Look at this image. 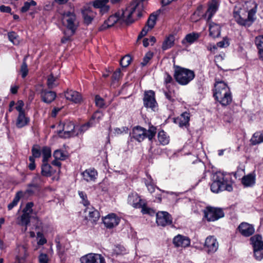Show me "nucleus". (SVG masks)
I'll return each instance as SVG.
<instances>
[{
    "label": "nucleus",
    "mask_w": 263,
    "mask_h": 263,
    "mask_svg": "<svg viewBox=\"0 0 263 263\" xmlns=\"http://www.w3.org/2000/svg\"><path fill=\"white\" fill-rule=\"evenodd\" d=\"M143 6L141 3L135 2L128 6L122 12L116 13L110 15L100 27V30H105L114 25L117 21L121 20L127 24L133 23L137 17L140 18L142 16Z\"/></svg>",
    "instance_id": "1"
},
{
    "label": "nucleus",
    "mask_w": 263,
    "mask_h": 263,
    "mask_svg": "<svg viewBox=\"0 0 263 263\" xmlns=\"http://www.w3.org/2000/svg\"><path fill=\"white\" fill-rule=\"evenodd\" d=\"M258 4L254 0L236 5L233 10V16L239 25L250 27L255 21Z\"/></svg>",
    "instance_id": "2"
},
{
    "label": "nucleus",
    "mask_w": 263,
    "mask_h": 263,
    "mask_svg": "<svg viewBox=\"0 0 263 263\" xmlns=\"http://www.w3.org/2000/svg\"><path fill=\"white\" fill-rule=\"evenodd\" d=\"M212 192L218 193L223 191L231 192L233 190L232 178L226 173L217 172L213 175L211 184Z\"/></svg>",
    "instance_id": "3"
},
{
    "label": "nucleus",
    "mask_w": 263,
    "mask_h": 263,
    "mask_svg": "<svg viewBox=\"0 0 263 263\" xmlns=\"http://www.w3.org/2000/svg\"><path fill=\"white\" fill-rule=\"evenodd\" d=\"M156 133V128L153 126L149 127L148 130L140 126H137L133 128L130 136L131 139L140 142L146 138H148L149 140L151 141L155 136Z\"/></svg>",
    "instance_id": "4"
},
{
    "label": "nucleus",
    "mask_w": 263,
    "mask_h": 263,
    "mask_svg": "<svg viewBox=\"0 0 263 263\" xmlns=\"http://www.w3.org/2000/svg\"><path fill=\"white\" fill-rule=\"evenodd\" d=\"M174 77L179 84L185 85L189 84L195 78L194 71L182 68L180 66H175Z\"/></svg>",
    "instance_id": "5"
},
{
    "label": "nucleus",
    "mask_w": 263,
    "mask_h": 263,
    "mask_svg": "<svg viewBox=\"0 0 263 263\" xmlns=\"http://www.w3.org/2000/svg\"><path fill=\"white\" fill-rule=\"evenodd\" d=\"M62 23L63 25L71 32L73 35L79 26V21L76 14L73 11H66L62 15Z\"/></svg>",
    "instance_id": "6"
},
{
    "label": "nucleus",
    "mask_w": 263,
    "mask_h": 263,
    "mask_svg": "<svg viewBox=\"0 0 263 263\" xmlns=\"http://www.w3.org/2000/svg\"><path fill=\"white\" fill-rule=\"evenodd\" d=\"M58 128L57 133L61 137L67 138L79 135V133L77 132V127L75 126L72 122L70 121H66L63 123L60 122Z\"/></svg>",
    "instance_id": "7"
},
{
    "label": "nucleus",
    "mask_w": 263,
    "mask_h": 263,
    "mask_svg": "<svg viewBox=\"0 0 263 263\" xmlns=\"http://www.w3.org/2000/svg\"><path fill=\"white\" fill-rule=\"evenodd\" d=\"M251 244L253 248L254 258L258 261L263 259V241L262 236L257 234L250 238Z\"/></svg>",
    "instance_id": "8"
},
{
    "label": "nucleus",
    "mask_w": 263,
    "mask_h": 263,
    "mask_svg": "<svg viewBox=\"0 0 263 263\" xmlns=\"http://www.w3.org/2000/svg\"><path fill=\"white\" fill-rule=\"evenodd\" d=\"M224 214L222 209L207 206L204 210V217L208 221H214L224 217Z\"/></svg>",
    "instance_id": "9"
},
{
    "label": "nucleus",
    "mask_w": 263,
    "mask_h": 263,
    "mask_svg": "<svg viewBox=\"0 0 263 263\" xmlns=\"http://www.w3.org/2000/svg\"><path fill=\"white\" fill-rule=\"evenodd\" d=\"M214 87V97L217 101L221 99L222 96H223L224 93L230 91L228 85L222 81H217L216 80Z\"/></svg>",
    "instance_id": "10"
},
{
    "label": "nucleus",
    "mask_w": 263,
    "mask_h": 263,
    "mask_svg": "<svg viewBox=\"0 0 263 263\" xmlns=\"http://www.w3.org/2000/svg\"><path fill=\"white\" fill-rule=\"evenodd\" d=\"M81 13L84 23L87 25L91 23L96 15V12L93 11V7L88 4L83 7Z\"/></svg>",
    "instance_id": "11"
},
{
    "label": "nucleus",
    "mask_w": 263,
    "mask_h": 263,
    "mask_svg": "<svg viewBox=\"0 0 263 263\" xmlns=\"http://www.w3.org/2000/svg\"><path fill=\"white\" fill-rule=\"evenodd\" d=\"M156 222L158 226L165 227L172 223L171 215L167 212L160 211L156 214Z\"/></svg>",
    "instance_id": "12"
},
{
    "label": "nucleus",
    "mask_w": 263,
    "mask_h": 263,
    "mask_svg": "<svg viewBox=\"0 0 263 263\" xmlns=\"http://www.w3.org/2000/svg\"><path fill=\"white\" fill-rule=\"evenodd\" d=\"M81 263H106L104 258L99 254L89 253L80 258Z\"/></svg>",
    "instance_id": "13"
},
{
    "label": "nucleus",
    "mask_w": 263,
    "mask_h": 263,
    "mask_svg": "<svg viewBox=\"0 0 263 263\" xmlns=\"http://www.w3.org/2000/svg\"><path fill=\"white\" fill-rule=\"evenodd\" d=\"M144 106L154 110L157 102L155 97V92L153 90L145 91L143 98Z\"/></svg>",
    "instance_id": "14"
},
{
    "label": "nucleus",
    "mask_w": 263,
    "mask_h": 263,
    "mask_svg": "<svg viewBox=\"0 0 263 263\" xmlns=\"http://www.w3.org/2000/svg\"><path fill=\"white\" fill-rule=\"evenodd\" d=\"M218 242L214 236H210L205 240L204 248L209 254L215 253L218 250Z\"/></svg>",
    "instance_id": "15"
},
{
    "label": "nucleus",
    "mask_w": 263,
    "mask_h": 263,
    "mask_svg": "<svg viewBox=\"0 0 263 263\" xmlns=\"http://www.w3.org/2000/svg\"><path fill=\"white\" fill-rule=\"evenodd\" d=\"M237 229L243 236L247 237L252 235L255 232L254 226L246 222H241Z\"/></svg>",
    "instance_id": "16"
},
{
    "label": "nucleus",
    "mask_w": 263,
    "mask_h": 263,
    "mask_svg": "<svg viewBox=\"0 0 263 263\" xmlns=\"http://www.w3.org/2000/svg\"><path fill=\"white\" fill-rule=\"evenodd\" d=\"M120 219L114 213H111L105 216L103 220V223L105 226L108 229L112 228L120 222Z\"/></svg>",
    "instance_id": "17"
},
{
    "label": "nucleus",
    "mask_w": 263,
    "mask_h": 263,
    "mask_svg": "<svg viewBox=\"0 0 263 263\" xmlns=\"http://www.w3.org/2000/svg\"><path fill=\"white\" fill-rule=\"evenodd\" d=\"M190 239L185 236L178 234L173 238V243L176 247L185 248L190 245Z\"/></svg>",
    "instance_id": "18"
},
{
    "label": "nucleus",
    "mask_w": 263,
    "mask_h": 263,
    "mask_svg": "<svg viewBox=\"0 0 263 263\" xmlns=\"http://www.w3.org/2000/svg\"><path fill=\"white\" fill-rule=\"evenodd\" d=\"M40 95L42 101L47 104H50L53 102L57 97L56 93L54 91L43 88L41 90Z\"/></svg>",
    "instance_id": "19"
},
{
    "label": "nucleus",
    "mask_w": 263,
    "mask_h": 263,
    "mask_svg": "<svg viewBox=\"0 0 263 263\" xmlns=\"http://www.w3.org/2000/svg\"><path fill=\"white\" fill-rule=\"evenodd\" d=\"M127 202L135 208H140L143 205L144 201L142 200L137 193H132L128 195Z\"/></svg>",
    "instance_id": "20"
},
{
    "label": "nucleus",
    "mask_w": 263,
    "mask_h": 263,
    "mask_svg": "<svg viewBox=\"0 0 263 263\" xmlns=\"http://www.w3.org/2000/svg\"><path fill=\"white\" fill-rule=\"evenodd\" d=\"M64 96L67 100L72 101L74 103H80L82 100L81 95L75 90H67L65 92Z\"/></svg>",
    "instance_id": "21"
},
{
    "label": "nucleus",
    "mask_w": 263,
    "mask_h": 263,
    "mask_svg": "<svg viewBox=\"0 0 263 263\" xmlns=\"http://www.w3.org/2000/svg\"><path fill=\"white\" fill-rule=\"evenodd\" d=\"M219 3L217 0H212V2L209 4L208 9L205 14L207 16V21L209 22L213 15L215 14L218 9Z\"/></svg>",
    "instance_id": "22"
},
{
    "label": "nucleus",
    "mask_w": 263,
    "mask_h": 263,
    "mask_svg": "<svg viewBox=\"0 0 263 263\" xmlns=\"http://www.w3.org/2000/svg\"><path fill=\"white\" fill-rule=\"evenodd\" d=\"M108 2V0H95L92 2L93 8L100 9V12L103 14L109 9V7L107 5Z\"/></svg>",
    "instance_id": "23"
},
{
    "label": "nucleus",
    "mask_w": 263,
    "mask_h": 263,
    "mask_svg": "<svg viewBox=\"0 0 263 263\" xmlns=\"http://www.w3.org/2000/svg\"><path fill=\"white\" fill-rule=\"evenodd\" d=\"M83 178L87 182L95 181L98 176V173L94 168L86 170L82 173Z\"/></svg>",
    "instance_id": "24"
},
{
    "label": "nucleus",
    "mask_w": 263,
    "mask_h": 263,
    "mask_svg": "<svg viewBox=\"0 0 263 263\" xmlns=\"http://www.w3.org/2000/svg\"><path fill=\"white\" fill-rule=\"evenodd\" d=\"M256 175L253 172L244 176L241 179V183L245 187H251L255 183Z\"/></svg>",
    "instance_id": "25"
},
{
    "label": "nucleus",
    "mask_w": 263,
    "mask_h": 263,
    "mask_svg": "<svg viewBox=\"0 0 263 263\" xmlns=\"http://www.w3.org/2000/svg\"><path fill=\"white\" fill-rule=\"evenodd\" d=\"M30 119L25 112L18 114L16 121V126L19 128H22L28 125Z\"/></svg>",
    "instance_id": "26"
},
{
    "label": "nucleus",
    "mask_w": 263,
    "mask_h": 263,
    "mask_svg": "<svg viewBox=\"0 0 263 263\" xmlns=\"http://www.w3.org/2000/svg\"><path fill=\"white\" fill-rule=\"evenodd\" d=\"M56 170L47 163H43L41 166V175L42 176L49 177L55 173Z\"/></svg>",
    "instance_id": "27"
},
{
    "label": "nucleus",
    "mask_w": 263,
    "mask_h": 263,
    "mask_svg": "<svg viewBox=\"0 0 263 263\" xmlns=\"http://www.w3.org/2000/svg\"><path fill=\"white\" fill-rule=\"evenodd\" d=\"M85 212L88 213L89 220L96 221L100 217V213L98 211L92 206H87L85 210Z\"/></svg>",
    "instance_id": "28"
},
{
    "label": "nucleus",
    "mask_w": 263,
    "mask_h": 263,
    "mask_svg": "<svg viewBox=\"0 0 263 263\" xmlns=\"http://www.w3.org/2000/svg\"><path fill=\"white\" fill-rule=\"evenodd\" d=\"M210 35L214 38L219 37L220 34V27L219 25L214 22L209 24Z\"/></svg>",
    "instance_id": "29"
},
{
    "label": "nucleus",
    "mask_w": 263,
    "mask_h": 263,
    "mask_svg": "<svg viewBox=\"0 0 263 263\" xmlns=\"http://www.w3.org/2000/svg\"><path fill=\"white\" fill-rule=\"evenodd\" d=\"M190 121V114L187 112H183L180 116L176 120V122H178L179 126H186L189 125Z\"/></svg>",
    "instance_id": "30"
},
{
    "label": "nucleus",
    "mask_w": 263,
    "mask_h": 263,
    "mask_svg": "<svg viewBox=\"0 0 263 263\" xmlns=\"http://www.w3.org/2000/svg\"><path fill=\"white\" fill-rule=\"evenodd\" d=\"M232 101V97L231 91L228 92V93H224L222 96L221 99H219L218 101L222 106H226L229 105Z\"/></svg>",
    "instance_id": "31"
},
{
    "label": "nucleus",
    "mask_w": 263,
    "mask_h": 263,
    "mask_svg": "<svg viewBox=\"0 0 263 263\" xmlns=\"http://www.w3.org/2000/svg\"><path fill=\"white\" fill-rule=\"evenodd\" d=\"M158 139L160 144L162 145H166L170 142V137L164 130H161L158 133Z\"/></svg>",
    "instance_id": "32"
},
{
    "label": "nucleus",
    "mask_w": 263,
    "mask_h": 263,
    "mask_svg": "<svg viewBox=\"0 0 263 263\" xmlns=\"http://www.w3.org/2000/svg\"><path fill=\"white\" fill-rule=\"evenodd\" d=\"M30 215L23 213L18 218L17 224L21 226H27L30 223Z\"/></svg>",
    "instance_id": "33"
},
{
    "label": "nucleus",
    "mask_w": 263,
    "mask_h": 263,
    "mask_svg": "<svg viewBox=\"0 0 263 263\" xmlns=\"http://www.w3.org/2000/svg\"><path fill=\"white\" fill-rule=\"evenodd\" d=\"M199 36L200 34L197 32L189 33L186 35L185 39L182 41V43H184V41H185L187 43L191 44L197 41L199 39Z\"/></svg>",
    "instance_id": "34"
},
{
    "label": "nucleus",
    "mask_w": 263,
    "mask_h": 263,
    "mask_svg": "<svg viewBox=\"0 0 263 263\" xmlns=\"http://www.w3.org/2000/svg\"><path fill=\"white\" fill-rule=\"evenodd\" d=\"M23 195L24 193L22 191H21L17 192L16 193L12 201L8 205V209L9 210H11L14 206H15L17 204L18 201H20V198L23 196Z\"/></svg>",
    "instance_id": "35"
},
{
    "label": "nucleus",
    "mask_w": 263,
    "mask_h": 263,
    "mask_svg": "<svg viewBox=\"0 0 263 263\" xmlns=\"http://www.w3.org/2000/svg\"><path fill=\"white\" fill-rule=\"evenodd\" d=\"M174 35H170L163 42L162 46V49L165 50L172 47L174 45Z\"/></svg>",
    "instance_id": "36"
},
{
    "label": "nucleus",
    "mask_w": 263,
    "mask_h": 263,
    "mask_svg": "<svg viewBox=\"0 0 263 263\" xmlns=\"http://www.w3.org/2000/svg\"><path fill=\"white\" fill-rule=\"evenodd\" d=\"M57 77H54L52 73L48 76L47 80V85L49 89H52L58 86Z\"/></svg>",
    "instance_id": "37"
},
{
    "label": "nucleus",
    "mask_w": 263,
    "mask_h": 263,
    "mask_svg": "<svg viewBox=\"0 0 263 263\" xmlns=\"http://www.w3.org/2000/svg\"><path fill=\"white\" fill-rule=\"evenodd\" d=\"M41 187L39 186L32 181L27 185V189L25 191V193L30 195L33 194L35 191H39Z\"/></svg>",
    "instance_id": "38"
},
{
    "label": "nucleus",
    "mask_w": 263,
    "mask_h": 263,
    "mask_svg": "<svg viewBox=\"0 0 263 263\" xmlns=\"http://www.w3.org/2000/svg\"><path fill=\"white\" fill-rule=\"evenodd\" d=\"M158 14L159 13L158 12H156V13H153L149 16L146 24L148 28L150 29H152L155 25Z\"/></svg>",
    "instance_id": "39"
},
{
    "label": "nucleus",
    "mask_w": 263,
    "mask_h": 263,
    "mask_svg": "<svg viewBox=\"0 0 263 263\" xmlns=\"http://www.w3.org/2000/svg\"><path fill=\"white\" fill-rule=\"evenodd\" d=\"M42 152L43 154V163L48 162V159L51 156V149L47 146L43 147Z\"/></svg>",
    "instance_id": "40"
},
{
    "label": "nucleus",
    "mask_w": 263,
    "mask_h": 263,
    "mask_svg": "<svg viewBox=\"0 0 263 263\" xmlns=\"http://www.w3.org/2000/svg\"><path fill=\"white\" fill-rule=\"evenodd\" d=\"M251 143L253 145H256L263 142V136L260 133L256 132L254 134L251 139Z\"/></svg>",
    "instance_id": "41"
},
{
    "label": "nucleus",
    "mask_w": 263,
    "mask_h": 263,
    "mask_svg": "<svg viewBox=\"0 0 263 263\" xmlns=\"http://www.w3.org/2000/svg\"><path fill=\"white\" fill-rule=\"evenodd\" d=\"M27 58V57H25L23 59V63L21 67L20 71L21 73L22 77L23 78H25L27 76L28 73V69L26 63Z\"/></svg>",
    "instance_id": "42"
},
{
    "label": "nucleus",
    "mask_w": 263,
    "mask_h": 263,
    "mask_svg": "<svg viewBox=\"0 0 263 263\" xmlns=\"http://www.w3.org/2000/svg\"><path fill=\"white\" fill-rule=\"evenodd\" d=\"M103 117V114L101 111L100 110H97L93 115L91 117V119L90 121H91V122H93L94 123V125L96 123L99 122V121L102 120V118Z\"/></svg>",
    "instance_id": "43"
},
{
    "label": "nucleus",
    "mask_w": 263,
    "mask_h": 263,
    "mask_svg": "<svg viewBox=\"0 0 263 263\" xmlns=\"http://www.w3.org/2000/svg\"><path fill=\"white\" fill-rule=\"evenodd\" d=\"M34 183H35L40 187L44 184L45 181L43 177L40 176L39 174H35L32 178L31 181Z\"/></svg>",
    "instance_id": "44"
},
{
    "label": "nucleus",
    "mask_w": 263,
    "mask_h": 263,
    "mask_svg": "<svg viewBox=\"0 0 263 263\" xmlns=\"http://www.w3.org/2000/svg\"><path fill=\"white\" fill-rule=\"evenodd\" d=\"M9 41L14 45H17L19 43L18 36L15 32L12 31L8 33Z\"/></svg>",
    "instance_id": "45"
},
{
    "label": "nucleus",
    "mask_w": 263,
    "mask_h": 263,
    "mask_svg": "<svg viewBox=\"0 0 263 263\" xmlns=\"http://www.w3.org/2000/svg\"><path fill=\"white\" fill-rule=\"evenodd\" d=\"M94 125V123L91 121H89L87 123L82 125L78 128L77 132L79 133V134H81L86 131L90 127Z\"/></svg>",
    "instance_id": "46"
},
{
    "label": "nucleus",
    "mask_w": 263,
    "mask_h": 263,
    "mask_svg": "<svg viewBox=\"0 0 263 263\" xmlns=\"http://www.w3.org/2000/svg\"><path fill=\"white\" fill-rule=\"evenodd\" d=\"M131 61V57L129 55H126L121 59L120 65L122 67H126L130 64Z\"/></svg>",
    "instance_id": "47"
},
{
    "label": "nucleus",
    "mask_w": 263,
    "mask_h": 263,
    "mask_svg": "<svg viewBox=\"0 0 263 263\" xmlns=\"http://www.w3.org/2000/svg\"><path fill=\"white\" fill-rule=\"evenodd\" d=\"M32 156L31 157H33V158H39L41 155V151L40 149V147L37 145H34L31 149Z\"/></svg>",
    "instance_id": "48"
},
{
    "label": "nucleus",
    "mask_w": 263,
    "mask_h": 263,
    "mask_svg": "<svg viewBox=\"0 0 263 263\" xmlns=\"http://www.w3.org/2000/svg\"><path fill=\"white\" fill-rule=\"evenodd\" d=\"M55 242L56 243V247L58 253L60 256H62L64 253V249L60 243L59 237H57L55 239Z\"/></svg>",
    "instance_id": "49"
},
{
    "label": "nucleus",
    "mask_w": 263,
    "mask_h": 263,
    "mask_svg": "<svg viewBox=\"0 0 263 263\" xmlns=\"http://www.w3.org/2000/svg\"><path fill=\"white\" fill-rule=\"evenodd\" d=\"M255 44L258 49V52L263 51V35L256 37Z\"/></svg>",
    "instance_id": "50"
},
{
    "label": "nucleus",
    "mask_w": 263,
    "mask_h": 263,
    "mask_svg": "<svg viewBox=\"0 0 263 263\" xmlns=\"http://www.w3.org/2000/svg\"><path fill=\"white\" fill-rule=\"evenodd\" d=\"M78 194L80 197L82 199V203H83V204L85 206L89 205L90 203L87 199L86 194L83 191H79Z\"/></svg>",
    "instance_id": "51"
},
{
    "label": "nucleus",
    "mask_w": 263,
    "mask_h": 263,
    "mask_svg": "<svg viewBox=\"0 0 263 263\" xmlns=\"http://www.w3.org/2000/svg\"><path fill=\"white\" fill-rule=\"evenodd\" d=\"M153 55L154 54L152 52H147L144 55L143 59V61L141 63V65L142 66H145V65H146V64L148 63L149 60L153 58Z\"/></svg>",
    "instance_id": "52"
},
{
    "label": "nucleus",
    "mask_w": 263,
    "mask_h": 263,
    "mask_svg": "<svg viewBox=\"0 0 263 263\" xmlns=\"http://www.w3.org/2000/svg\"><path fill=\"white\" fill-rule=\"evenodd\" d=\"M140 208L142 209L141 212L143 214H149L150 215H153L155 213V212L154 210L146 206L145 202H144L143 205Z\"/></svg>",
    "instance_id": "53"
},
{
    "label": "nucleus",
    "mask_w": 263,
    "mask_h": 263,
    "mask_svg": "<svg viewBox=\"0 0 263 263\" xmlns=\"http://www.w3.org/2000/svg\"><path fill=\"white\" fill-rule=\"evenodd\" d=\"M201 8L198 7L197 10L192 15L191 19L192 22H196L200 19Z\"/></svg>",
    "instance_id": "54"
},
{
    "label": "nucleus",
    "mask_w": 263,
    "mask_h": 263,
    "mask_svg": "<svg viewBox=\"0 0 263 263\" xmlns=\"http://www.w3.org/2000/svg\"><path fill=\"white\" fill-rule=\"evenodd\" d=\"M53 157L55 159L64 160L66 156L61 150L57 149L54 152Z\"/></svg>",
    "instance_id": "55"
},
{
    "label": "nucleus",
    "mask_w": 263,
    "mask_h": 263,
    "mask_svg": "<svg viewBox=\"0 0 263 263\" xmlns=\"http://www.w3.org/2000/svg\"><path fill=\"white\" fill-rule=\"evenodd\" d=\"M95 103L96 106L100 108H103L105 106L104 99L99 95L95 96Z\"/></svg>",
    "instance_id": "56"
},
{
    "label": "nucleus",
    "mask_w": 263,
    "mask_h": 263,
    "mask_svg": "<svg viewBox=\"0 0 263 263\" xmlns=\"http://www.w3.org/2000/svg\"><path fill=\"white\" fill-rule=\"evenodd\" d=\"M37 238H39L37 241V245L39 246H42L47 242L46 239L44 237V235L42 233L38 232L36 234Z\"/></svg>",
    "instance_id": "57"
},
{
    "label": "nucleus",
    "mask_w": 263,
    "mask_h": 263,
    "mask_svg": "<svg viewBox=\"0 0 263 263\" xmlns=\"http://www.w3.org/2000/svg\"><path fill=\"white\" fill-rule=\"evenodd\" d=\"M33 206V202H30L27 203V204L26 205V206L23 210V213H26V214H28L29 215H30V214L32 212V208Z\"/></svg>",
    "instance_id": "58"
},
{
    "label": "nucleus",
    "mask_w": 263,
    "mask_h": 263,
    "mask_svg": "<svg viewBox=\"0 0 263 263\" xmlns=\"http://www.w3.org/2000/svg\"><path fill=\"white\" fill-rule=\"evenodd\" d=\"M38 259L39 263H49V259L46 254L41 253L38 257Z\"/></svg>",
    "instance_id": "59"
},
{
    "label": "nucleus",
    "mask_w": 263,
    "mask_h": 263,
    "mask_svg": "<svg viewBox=\"0 0 263 263\" xmlns=\"http://www.w3.org/2000/svg\"><path fill=\"white\" fill-rule=\"evenodd\" d=\"M24 105V102L22 100H19L17 102L16 105L15 106V109L18 112V114L25 112V110L23 109Z\"/></svg>",
    "instance_id": "60"
},
{
    "label": "nucleus",
    "mask_w": 263,
    "mask_h": 263,
    "mask_svg": "<svg viewBox=\"0 0 263 263\" xmlns=\"http://www.w3.org/2000/svg\"><path fill=\"white\" fill-rule=\"evenodd\" d=\"M121 77V70L120 68H118L112 74V79L114 81H118Z\"/></svg>",
    "instance_id": "61"
},
{
    "label": "nucleus",
    "mask_w": 263,
    "mask_h": 263,
    "mask_svg": "<svg viewBox=\"0 0 263 263\" xmlns=\"http://www.w3.org/2000/svg\"><path fill=\"white\" fill-rule=\"evenodd\" d=\"M29 160L30 161V163L28 165V168L31 171L34 170L36 167V165L35 163V159L33 158V157H29Z\"/></svg>",
    "instance_id": "62"
},
{
    "label": "nucleus",
    "mask_w": 263,
    "mask_h": 263,
    "mask_svg": "<svg viewBox=\"0 0 263 263\" xmlns=\"http://www.w3.org/2000/svg\"><path fill=\"white\" fill-rule=\"evenodd\" d=\"M217 46L220 48L227 47L229 45V41L227 39H223L217 44Z\"/></svg>",
    "instance_id": "63"
},
{
    "label": "nucleus",
    "mask_w": 263,
    "mask_h": 263,
    "mask_svg": "<svg viewBox=\"0 0 263 263\" xmlns=\"http://www.w3.org/2000/svg\"><path fill=\"white\" fill-rule=\"evenodd\" d=\"M148 28H147L146 27H144L139 34L137 40H139L145 36L148 31Z\"/></svg>",
    "instance_id": "64"
}]
</instances>
